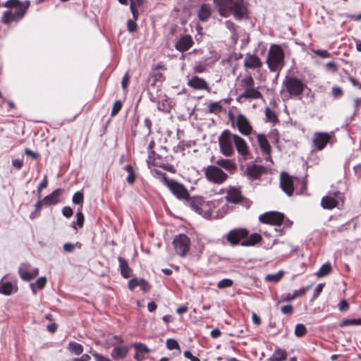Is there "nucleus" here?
Returning <instances> with one entry per match:
<instances>
[{
	"instance_id": "58",
	"label": "nucleus",
	"mask_w": 361,
	"mask_h": 361,
	"mask_svg": "<svg viewBox=\"0 0 361 361\" xmlns=\"http://www.w3.org/2000/svg\"><path fill=\"white\" fill-rule=\"evenodd\" d=\"M76 224L79 227H82L83 226L84 216L80 211H78L76 214Z\"/></svg>"
},
{
	"instance_id": "23",
	"label": "nucleus",
	"mask_w": 361,
	"mask_h": 361,
	"mask_svg": "<svg viewBox=\"0 0 361 361\" xmlns=\"http://www.w3.org/2000/svg\"><path fill=\"white\" fill-rule=\"evenodd\" d=\"M137 286H140L144 291H149L150 288L148 283L142 279L134 278L128 281V288L130 290H133Z\"/></svg>"
},
{
	"instance_id": "29",
	"label": "nucleus",
	"mask_w": 361,
	"mask_h": 361,
	"mask_svg": "<svg viewBox=\"0 0 361 361\" xmlns=\"http://www.w3.org/2000/svg\"><path fill=\"white\" fill-rule=\"evenodd\" d=\"M266 169L260 165L250 166V179H257L263 173L265 172Z\"/></svg>"
},
{
	"instance_id": "51",
	"label": "nucleus",
	"mask_w": 361,
	"mask_h": 361,
	"mask_svg": "<svg viewBox=\"0 0 361 361\" xmlns=\"http://www.w3.org/2000/svg\"><path fill=\"white\" fill-rule=\"evenodd\" d=\"M122 102L120 100H117L114 103L112 110H111V116H114L116 115L119 111L121 109Z\"/></svg>"
},
{
	"instance_id": "10",
	"label": "nucleus",
	"mask_w": 361,
	"mask_h": 361,
	"mask_svg": "<svg viewBox=\"0 0 361 361\" xmlns=\"http://www.w3.org/2000/svg\"><path fill=\"white\" fill-rule=\"evenodd\" d=\"M173 244L176 253L184 257L190 249V241L186 235L179 234L174 238Z\"/></svg>"
},
{
	"instance_id": "13",
	"label": "nucleus",
	"mask_w": 361,
	"mask_h": 361,
	"mask_svg": "<svg viewBox=\"0 0 361 361\" xmlns=\"http://www.w3.org/2000/svg\"><path fill=\"white\" fill-rule=\"evenodd\" d=\"M331 137L332 135L328 133H315L312 139L313 145L317 150H322L330 141Z\"/></svg>"
},
{
	"instance_id": "55",
	"label": "nucleus",
	"mask_w": 361,
	"mask_h": 361,
	"mask_svg": "<svg viewBox=\"0 0 361 361\" xmlns=\"http://www.w3.org/2000/svg\"><path fill=\"white\" fill-rule=\"evenodd\" d=\"M47 185H48V181L47 179V176H45L44 178V180L41 182V183L39 185V186L37 188V195H38L39 198L41 197L42 190L43 189L46 188L47 187Z\"/></svg>"
},
{
	"instance_id": "63",
	"label": "nucleus",
	"mask_w": 361,
	"mask_h": 361,
	"mask_svg": "<svg viewBox=\"0 0 361 361\" xmlns=\"http://www.w3.org/2000/svg\"><path fill=\"white\" fill-rule=\"evenodd\" d=\"M183 355L185 357L190 360V361H200V360L198 357L194 356L190 351L186 350L184 352Z\"/></svg>"
},
{
	"instance_id": "36",
	"label": "nucleus",
	"mask_w": 361,
	"mask_h": 361,
	"mask_svg": "<svg viewBox=\"0 0 361 361\" xmlns=\"http://www.w3.org/2000/svg\"><path fill=\"white\" fill-rule=\"evenodd\" d=\"M340 327L346 326H361V318L359 319H346L339 324Z\"/></svg>"
},
{
	"instance_id": "30",
	"label": "nucleus",
	"mask_w": 361,
	"mask_h": 361,
	"mask_svg": "<svg viewBox=\"0 0 361 361\" xmlns=\"http://www.w3.org/2000/svg\"><path fill=\"white\" fill-rule=\"evenodd\" d=\"M68 350L71 352L72 353L79 355L82 354L83 352V347L81 344L76 343L75 341H71L69 342L68 347Z\"/></svg>"
},
{
	"instance_id": "38",
	"label": "nucleus",
	"mask_w": 361,
	"mask_h": 361,
	"mask_svg": "<svg viewBox=\"0 0 361 361\" xmlns=\"http://www.w3.org/2000/svg\"><path fill=\"white\" fill-rule=\"evenodd\" d=\"M46 283H47V279H46V277L43 276V277L39 278L35 283H31L30 287L32 288V293L34 294H36L35 286H37L39 289H42L46 286Z\"/></svg>"
},
{
	"instance_id": "25",
	"label": "nucleus",
	"mask_w": 361,
	"mask_h": 361,
	"mask_svg": "<svg viewBox=\"0 0 361 361\" xmlns=\"http://www.w3.org/2000/svg\"><path fill=\"white\" fill-rule=\"evenodd\" d=\"M119 267L123 277L128 279L131 276L132 270L128 266V262L123 257H118Z\"/></svg>"
},
{
	"instance_id": "61",
	"label": "nucleus",
	"mask_w": 361,
	"mask_h": 361,
	"mask_svg": "<svg viewBox=\"0 0 361 361\" xmlns=\"http://www.w3.org/2000/svg\"><path fill=\"white\" fill-rule=\"evenodd\" d=\"M129 81H130V75H129L128 73H126L123 75V79H122V82H121L122 88L123 90H126L127 88Z\"/></svg>"
},
{
	"instance_id": "56",
	"label": "nucleus",
	"mask_w": 361,
	"mask_h": 361,
	"mask_svg": "<svg viewBox=\"0 0 361 361\" xmlns=\"http://www.w3.org/2000/svg\"><path fill=\"white\" fill-rule=\"evenodd\" d=\"M78 244V243H77L76 244L66 243L63 246V250L64 252L68 253L72 252L74 250L75 246Z\"/></svg>"
},
{
	"instance_id": "12",
	"label": "nucleus",
	"mask_w": 361,
	"mask_h": 361,
	"mask_svg": "<svg viewBox=\"0 0 361 361\" xmlns=\"http://www.w3.org/2000/svg\"><path fill=\"white\" fill-rule=\"evenodd\" d=\"M280 186L282 190L288 196H291L294 192V178L289 176L285 171L280 175Z\"/></svg>"
},
{
	"instance_id": "1",
	"label": "nucleus",
	"mask_w": 361,
	"mask_h": 361,
	"mask_svg": "<svg viewBox=\"0 0 361 361\" xmlns=\"http://www.w3.org/2000/svg\"><path fill=\"white\" fill-rule=\"evenodd\" d=\"M188 204L193 211L205 219L222 217L228 207L227 204H224L222 207L223 212L214 216L212 210L219 204V201H205L202 197H194L188 200Z\"/></svg>"
},
{
	"instance_id": "24",
	"label": "nucleus",
	"mask_w": 361,
	"mask_h": 361,
	"mask_svg": "<svg viewBox=\"0 0 361 361\" xmlns=\"http://www.w3.org/2000/svg\"><path fill=\"white\" fill-rule=\"evenodd\" d=\"M62 192V189L58 188L54 190L51 194L44 197L42 202L45 204H55L59 202V197Z\"/></svg>"
},
{
	"instance_id": "6",
	"label": "nucleus",
	"mask_w": 361,
	"mask_h": 361,
	"mask_svg": "<svg viewBox=\"0 0 361 361\" xmlns=\"http://www.w3.org/2000/svg\"><path fill=\"white\" fill-rule=\"evenodd\" d=\"M283 87L290 97H298L302 93L305 85L296 77L286 76L283 82Z\"/></svg>"
},
{
	"instance_id": "27",
	"label": "nucleus",
	"mask_w": 361,
	"mask_h": 361,
	"mask_svg": "<svg viewBox=\"0 0 361 361\" xmlns=\"http://www.w3.org/2000/svg\"><path fill=\"white\" fill-rule=\"evenodd\" d=\"M257 137L258 144H259L261 149L262 150V152L266 155H269L270 145H269L268 140H267L265 135H262V134H257Z\"/></svg>"
},
{
	"instance_id": "52",
	"label": "nucleus",
	"mask_w": 361,
	"mask_h": 361,
	"mask_svg": "<svg viewBox=\"0 0 361 361\" xmlns=\"http://www.w3.org/2000/svg\"><path fill=\"white\" fill-rule=\"evenodd\" d=\"M127 27H128V30L130 32H134L137 31V25L136 23V20H134L132 19L128 20L127 22Z\"/></svg>"
},
{
	"instance_id": "44",
	"label": "nucleus",
	"mask_w": 361,
	"mask_h": 361,
	"mask_svg": "<svg viewBox=\"0 0 361 361\" xmlns=\"http://www.w3.org/2000/svg\"><path fill=\"white\" fill-rule=\"evenodd\" d=\"M133 345L137 352H141V353H149L150 352V350L144 343H135Z\"/></svg>"
},
{
	"instance_id": "26",
	"label": "nucleus",
	"mask_w": 361,
	"mask_h": 361,
	"mask_svg": "<svg viewBox=\"0 0 361 361\" xmlns=\"http://www.w3.org/2000/svg\"><path fill=\"white\" fill-rule=\"evenodd\" d=\"M212 10L209 4H204L200 6L198 17L201 21H206L211 16Z\"/></svg>"
},
{
	"instance_id": "40",
	"label": "nucleus",
	"mask_w": 361,
	"mask_h": 361,
	"mask_svg": "<svg viewBox=\"0 0 361 361\" xmlns=\"http://www.w3.org/2000/svg\"><path fill=\"white\" fill-rule=\"evenodd\" d=\"M123 342V339L118 336H114L111 338H109L106 341V345L107 348H109L111 346H116L118 345L119 344L122 343Z\"/></svg>"
},
{
	"instance_id": "17",
	"label": "nucleus",
	"mask_w": 361,
	"mask_h": 361,
	"mask_svg": "<svg viewBox=\"0 0 361 361\" xmlns=\"http://www.w3.org/2000/svg\"><path fill=\"white\" fill-rule=\"evenodd\" d=\"M194 42L192 37L189 35H185L177 41L175 47L178 51L184 52L191 48Z\"/></svg>"
},
{
	"instance_id": "53",
	"label": "nucleus",
	"mask_w": 361,
	"mask_h": 361,
	"mask_svg": "<svg viewBox=\"0 0 361 361\" xmlns=\"http://www.w3.org/2000/svg\"><path fill=\"white\" fill-rule=\"evenodd\" d=\"M209 110L212 113H218L221 111V106L219 102H213L209 105Z\"/></svg>"
},
{
	"instance_id": "39",
	"label": "nucleus",
	"mask_w": 361,
	"mask_h": 361,
	"mask_svg": "<svg viewBox=\"0 0 361 361\" xmlns=\"http://www.w3.org/2000/svg\"><path fill=\"white\" fill-rule=\"evenodd\" d=\"M331 271V264L329 263H326L320 267L316 274L318 277H322L327 275L329 273H330Z\"/></svg>"
},
{
	"instance_id": "34",
	"label": "nucleus",
	"mask_w": 361,
	"mask_h": 361,
	"mask_svg": "<svg viewBox=\"0 0 361 361\" xmlns=\"http://www.w3.org/2000/svg\"><path fill=\"white\" fill-rule=\"evenodd\" d=\"M125 169L128 172V175L126 178V181L128 184H133L136 179V175L131 165L128 164L125 166Z\"/></svg>"
},
{
	"instance_id": "31",
	"label": "nucleus",
	"mask_w": 361,
	"mask_h": 361,
	"mask_svg": "<svg viewBox=\"0 0 361 361\" xmlns=\"http://www.w3.org/2000/svg\"><path fill=\"white\" fill-rule=\"evenodd\" d=\"M13 286L12 283L6 281H0V293L5 295H9L13 293Z\"/></svg>"
},
{
	"instance_id": "50",
	"label": "nucleus",
	"mask_w": 361,
	"mask_h": 361,
	"mask_svg": "<svg viewBox=\"0 0 361 361\" xmlns=\"http://www.w3.org/2000/svg\"><path fill=\"white\" fill-rule=\"evenodd\" d=\"M232 285H233L232 280H231L229 279H224L221 280L218 283L217 286L219 288H225L231 287Z\"/></svg>"
},
{
	"instance_id": "16",
	"label": "nucleus",
	"mask_w": 361,
	"mask_h": 361,
	"mask_svg": "<svg viewBox=\"0 0 361 361\" xmlns=\"http://www.w3.org/2000/svg\"><path fill=\"white\" fill-rule=\"evenodd\" d=\"M30 265L27 264H22L20 266L18 273L23 281H29L38 275L39 270L37 268H35L32 270H30Z\"/></svg>"
},
{
	"instance_id": "64",
	"label": "nucleus",
	"mask_w": 361,
	"mask_h": 361,
	"mask_svg": "<svg viewBox=\"0 0 361 361\" xmlns=\"http://www.w3.org/2000/svg\"><path fill=\"white\" fill-rule=\"evenodd\" d=\"M343 94L342 89L339 87H334L332 88V95L335 97H339Z\"/></svg>"
},
{
	"instance_id": "42",
	"label": "nucleus",
	"mask_w": 361,
	"mask_h": 361,
	"mask_svg": "<svg viewBox=\"0 0 361 361\" xmlns=\"http://www.w3.org/2000/svg\"><path fill=\"white\" fill-rule=\"evenodd\" d=\"M261 66L262 62L257 56L250 55V68H259Z\"/></svg>"
},
{
	"instance_id": "20",
	"label": "nucleus",
	"mask_w": 361,
	"mask_h": 361,
	"mask_svg": "<svg viewBox=\"0 0 361 361\" xmlns=\"http://www.w3.org/2000/svg\"><path fill=\"white\" fill-rule=\"evenodd\" d=\"M226 198L228 202L234 204L239 203L242 200L241 192L237 188H230L228 190Z\"/></svg>"
},
{
	"instance_id": "57",
	"label": "nucleus",
	"mask_w": 361,
	"mask_h": 361,
	"mask_svg": "<svg viewBox=\"0 0 361 361\" xmlns=\"http://www.w3.org/2000/svg\"><path fill=\"white\" fill-rule=\"evenodd\" d=\"M314 54L323 59L330 57V54L326 50L317 49L313 51Z\"/></svg>"
},
{
	"instance_id": "14",
	"label": "nucleus",
	"mask_w": 361,
	"mask_h": 361,
	"mask_svg": "<svg viewBox=\"0 0 361 361\" xmlns=\"http://www.w3.org/2000/svg\"><path fill=\"white\" fill-rule=\"evenodd\" d=\"M167 185L178 199H187L189 197V192L183 185L173 180H167Z\"/></svg>"
},
{
	"instance_id": "22",
	"label": "nucleus",
	"mask_w": 361,
	"mask_h": 361,
	"mask_svg": "<svg viewBox=\"0 0 361 361\" xmlns=\"http://www.w3.org/2000/svg\"><path fill=\"white\" fill-rule=\"evenodd\" d=\"M236 126L241 134L248 135V120L245 116L239 114L237 116Z\"/></svg>"
},
{
	"instance_id": "15",
	"label": "nucleus",
	"mask_w": 361,
	"mask_h": 361,
	"mask_svg": "<svg viewBox=\"0 0 361 361\" xmlns=\"http://www.w3.org/2000/svg\"><path fill=\"white\" fill-rule=\"evenodd\" d=\"M234 144L240 157V161H246L248 156L247 146L245 140L237 135H233Z\"/></svg>"
},
{
	"instance_id": "18",
	"label": "nucleus",
	"mask_w": 361,
	"mask_h": 361,
	"mask_svg": "<svg viewBox=\"0 0 361 361\" xmlns=\"http://www.w3.org/2000/svg\"><path fill=\"white\" fill-rule=\"evenodd\" d=\"M188 85L194 90H209V87L206 80L196 75L192 76L191 78L188 80Z\"/></svg>"
},
{
	"instance_id": "5",
	"label": "nucleus",
	"mask_w": 361,
	"mask_h": 361,
	"mask_svg": "<svg viewBox=\"0 0 361 361\" xmlns=\"http://www.w3.org/2000/svg\"><path fill=\"white\" fill-rule=\"evenodd\" d=\"M202 171L205 178L211 183L220 185L224 183L228 176L219 167L216 165H209L203 168Z\"/></svg>"
},
{
	"instance_id": "19",
	"label": "nucleus",
	"mask_w": 361,
	"mask_h": 361,
	"mask_svg": "<svg viewBox=\"0 0 361 361\" xmlns=\"http://www.w3.org/2000/svg\"><path fill=\"white\" fill-rule=\"evenodd\" d=\"M261 241L264 247L266 249L271 248L274 245L278 243V240L276 239H274L271 243H266L264 240H262V236L257 233L250 235V246L255 245Z\"/></svg>"
},
{
	"instance_id": "54",
	"label": "nucleus",
	"mask_w": 361,
	"mask_h": 361,
	"mask_svg": "<svg viewBox=\"0 0 361 361\" xmlns=\"http://www.w3.org/2000/svg\"><path fill=\"white\" fill-rule=\"evenodd\" d=\"M130 11L133 14L132 20H137L138 18V11H137V9L136 8V6H137L135 5V3L133 0H130Z\"/></svg>"
},
{
	"instance_id": "45",
	"label": "nucleus",
	"mask_w": 361,
	"mask_h": 361,
	"mask_svg": "<svg viewBox=\"0 0 361 361\" xmlns=\"http://www.w3.org/2000/svg\"><path fill=\"white\" fill-rule=\"evenodd\" d=\"M145 130L143 131V134L145 136H149L152 133V121L149 118H146L145 119Z\"/></svg>"
},
{
	"instance_id": "9",
	"label": "nucleus",
	"mask_w": 361,
	"mask_h": 361,
	"mask_svg": "<svg viewBox=\"0 0 361 361\" xmlns=\"http://www.w3.org/2000/svg\"><path fill=\"white\" fill-rule=\"evenodd\" d=\"M343 195L341 192H329L321 200V205L324 209H331L343 203Z\"/></svg>"
},
{
	"instance_id": "48",
	"label": "nucleus",
	"mask_w": 361,
	"mask_h": 361,
	"mask_svg": "<svg viewBox=\"0 0 361 361\" xmlns=\"http://www.w3.org/2000/svg\"><path fill=\"white\" fill-rule=\"evenodd\" d=\"M84 200L83 193L78 191L76 192L73 197V202L74 204H82Z\"/></svg>"
},
{
	"instance_id": "33",
	"label": "nucleus",
	"mask_w": 361,
	"mask_h": 361,
	"mask_svg": "<svg viewBox=\"0 0 361 361\" xmlns=\"http://www.w3.org/2000/svg\"><path fill=\"white\" fill-rule=\"evenodd\" d=\"M286 358V353L284 350L277 348L275 350L272 356L270 357L271 361H283Z\"/></svg>"
},
{
	"instance_id": "49",
	"label": "nucleus",
	"mask_w": 361,
	"mask_h": 361,
	"mask_svg": "<svg viewBox=\"0 0 361 361\" xmlns=\"http://www.w3.org/2000/svg\"><path fill=\"white\" fill-rule=\"evenodd\" d=\"M90 353L92 354L95 361H111L108 357L99 354L95 351L90 350Z\"/></svg>"
},
{
	"instance_id": "41",
	"label": "nucleus",
	"mask_w": 361,
	"mask_h": 361,
	"mask_svg": "<svg viewBox=\"0 0 361 361\" xmlns=\"http://www.w3.org/2000/svg\"><path fill=\"white\" fill-rule=\"evenodd\" d=\"M253 80L250 76V99H262V94L256 89L251 87Z\"/></svg>"
},
{
	"instance_id": "46",
	"label": "nucleus",
	"mask_w": 361,
	"mask_h": 361,
	"mask_svg": "<svg viewBox=\"0 0 361 361\" xmlns=\"http://www.w3.org/2000/svg\"><path fill=\"white\" fill-rule=\"evenodd\" d=\"M158 109L163 111H169L171 109L170 102L169 99H163L161 103L158 104Z\"/></svg>"
},
{
	"instance_id": "59",
	"label": "nucleus",
	"mask_w": 361,
	"mask_h": 361,
	"mask_svg": "<svg viewBox=\"0 0 361 361\" xmlns=\"http://www.w3.org/2000/svg\"><path fill=\"white\" fill-rule=\"evenodd\" d=\"M338 307L341 312L347 311L349 309V304L345 300H343L338 303Z\"/></svg>"
},
{
	"instance_id": "32",
	"label": "nucleus",
	"mask_w": 361,
	"mask_h": 361,
	"mask_svg": "<svg viewBox=\"0 0 361 361\" xmlns=\"http://www.w3.org/2000/svg\"><path fill=\"white\" fill-rule=\"evenodd\" d=\"M284 272L283 271H279L274 274H267L265 276V281L270 283H277L283 276Z\"/></svg>"
},
{
	"instance_id": "37",
	"label": "nucleus",
	"mask_w": 361,
	"mask_h": 361,
	"mask_svg": "<svg viewBox=\"0 0 361 361\" xmlns=\"http://www.w3.org/2000/svg\"><path fill=\"white\" fill-rule=\"evenodd\" d=\"M265 115L267 121L272 123L278 122V118L274 111L271 110L269 107L265 109Z\"/></svg>"
},
{
	"instance_id": "21",
	"label": "nucleus",
	"mask_w": 361,
	"mask_h": 361,
	"mask_svg": "<svg viewBox=\"0 0 361 361\" xmlns=\"http://www.w3.org/2000/svg\"><path fill=\"white\" fill-rule=\"evenodd\" d=\"M128 350L129 348L126 345H116L111 353V356L114 360H122L126 357Z\"/></svg>"
},
{
	"instance_id": "8",
	"label": "nucleus",
	"mask_w": 361,
	"mask_h": 361,
	"mask_svg": "<svg viewBox=\"0 0 361 361\" xmlns=\"http://www.w3.org/2000/svg\"><path fill=\"white\" fill-rule=\"evenodd\" d=\"M226 240L231 245L248 246V231L245 228L233 229L228 233Z\"/></svg>"
},
{
	"instance_id": "7",
	"label": "nucleus",
	"mask_w": 361,
	"mask_h": 361,
	"mask_svg": "<svg viewBox=\"0 0 361 361\" xmlns=\"http://www.w3.org/2000/svg\"><path fill=\"white\" fill-rule=\"evenodd\" d=\"M218 140L221 153L225 157H231L234 154L233 135L228 130H225L221 133Z\"/></svg>"
},
{
	"instance_id": "60",
	"label": "nucleus",
	"mask_w": 361,
	"mask_h": 361,
	"mask_svg": "<svg viewBox=\"0 0 361 361\" xmlns=\"http://www.w3.org/2000/svg\"><path fill=\"white\" fill-rule=\"evenodd\" d=\"M62 214L64 216L70 218L72 216L73 211L70 207H64L62 209Z\"/></svg>"
},
{
	"instance_id": "11",
	"label": "nucleus",
	"mask_w": 361,
	"mask_h": 361,
	"mask_svg": "<svg viewBox=\"0 0 361 361\" xmlns=\"http://www.w3.org/2000/svg\"><path fill=\"white\" fill-rule=\"evenodd\" d=\"M283 219V214L278 212H268L260 215L259 217V221L276 226L280 225Z\"/></svg>"
},
{
	"instance_id": "28",
	"label": "nucleus",
	"mask_w": 361,
	"mask_h": 361,
	"mask_svg": "<svg viewBox=\"0 0 361 361\" xmlns=\"http://www.w3.org/2000/svg\"><path fill=\"white\" fill-rule=\"evenodd\" d=\"M216 164L218 167L223 168L228 171L235 169V164L230 159H219L216 161Z\"/></svg>"
},
{
	"instance_id": "43",
	"label": "nucleus",
	"mask_w": 361,
	"mask_h": 361,
	"mask_svg": "<svg viewBox=\"0 0 361 361\" xmlns=\"http://www.w3.org/2000/svg\"><path fill=\"white\" fill-rule=\"evenodd\" d=\"M307 332L305 326L302 324H298L295 328V335L297 337L303 336Z\"/></svg>"
},
{
	"instance_id": "2",
	"label": "nucleus",
	"mask_w": 361,
	"mask_h": 361,
	"mask_svg": "<svg viewBox=\"0 0 361 361\" xmlns=\"http://www.w3.org/2000/svg\"><path fill=\"white\" fill-rule=\"evenodd\" d=\"M29 6L28 1L23 3L19 0H8L4 6L8 8V10L3 13L1 22L8 25L12 22L19 21L24 17Z\"/></svg>"
},
{
	"instance_id": "47",
	"label": "nucleus",
	"mask_w": 361,
	"mask_h": 361,
	"mask_svg": "<svg viewBox=\"0 0 361 361\" xmlns=\"http://www.w3.org/2000/svg\"><path fill=\"white\" fill-rule=\"evenodd\" d=\"M166 347L169 350L179 349L180 346L178 342L173 338H169L166 341Z\"/></svg>"
},
{
	"instance_id": "3",
	"label": "nucleus",
	"mask_w": 361,
	"mask_h": 361,
	"mask_svg": "<svg viewBox=\"0 0 361 361\" xmlns=\"http://www.w3.org/2000/svg\"><path fill=\"white\" fill-rule=\"evenodd\" d=\"M219 13L223 16L233 15L236 19L247 16V8L243 0H214Z\"/></svg>"
},
{
	"instance_id": "35",
	"label": "nucleus",
	"mask_w": 361,
	"mask_h": 361,
	"mask_svg": "<svg viewBox=\"0 0 361 361\" xmlns=\"http://www.w3.org/2000/svg\"><path fill=\"white\" fill-rule=\"evenodd\" d=\"M207 61V59H204L196 62L193 67L194 72L197 73L204 72L208 65Z\"/></svg>"
},
{
	"instance_id": "4",
	"label": "nucleus",
	"mask_w": 361,
	"mask_h": 361,
	"mask_svg": "<svg viewBox=\"0 0 361 361\" xmlns=\"http://www.w3.org/2000/svg\"><path fill=\"white\" fill-rule=\"evenodd\" d=\"M269 68L272 72L280 71L285 65L284 52L279 44H271L267 59Z\"/></svg>"
},
{
	"instance_id": "62",
	"label": "nucleus",
	"mask_w": 361,
	"mask_h": 361,
	"mask_svg": "<svg viewBox=\"0 0 361 361\" xmlns=\"http://www.w3.org/2000/svg\"><path fill=\"white\" fill-rule=\"evenodd\" d=\"M307 289L308 288H302L298 290H295L293 293L294 299L304 295L307 290Z\"/></svg>"
}]
</instances>
